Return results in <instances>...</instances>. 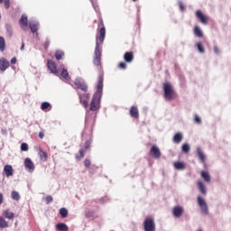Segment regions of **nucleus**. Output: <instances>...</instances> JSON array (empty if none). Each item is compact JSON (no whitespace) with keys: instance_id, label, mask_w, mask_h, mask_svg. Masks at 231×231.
I'll use <instances>...</instances> for the list:
<instances>
[{"instance_id":"nucleus-1","label":"nucleus","mask_w":231,"mask_h":231,"mask_svg":"<svg viewBox=\"0 0 231 231\" xmlns=\"http://www.w3.org/2000/svg\"><path fill=\"white\" fill-rule=\"evenodd\" d=\"M106 39V25L104 24V19L102 15L98 16V23H97V32L96 35V48L94 52V64L95 66H101L102 64V51L100 50V45L104 44V41Z\"/></svg>"},{"instance_id":"nucleus-2","label":"nucleus","mask_w":231,"mask_h":231,"mask_svg":"<svg viewBox=\"0 0 231 231\" xmlns=\"http://www.w3.org/2000/svg\"><path fill=\"white\" fill-rule=\"evenodd\" d=\"M74 85L76 87V89H80L85 94H80L78 92V95L79 97V102L82 104L84 107H88L89 106V103L88 100L89 99V94H88V85L82 79H76L74 81Z\"/></svg>"},{"instance_id":"nucleus-3","label":"nucleus","mask_w":231,"mask_h":231,"mask_svg":"<svg viewBox=\"0 0 231 231\" xmlns=\"http://www.w3.org/2000/svg\"><path fill=\"white\" fill-rule=\"evenodd\" d=\"M163 92H164V98L166 100H174L176 98V91H174V87L171 82H166L163 84Z\"/></svg>"},{"instance_id":"nucleus-4","label":"nucleus","mask_w":231,"mask_h":231,"mask_svg":"<svg viewBox=\"0 0 231 231\" xmlns=\"http://www.w3.org/2000/svg\"><path fill=\"white\" fill-rule=\"evenodd\" d=\"M144 231H156V223L154 218L147 217L143 221Z\"/></svg>"},{"instance_id":"nucleus-5","label":"nucleus","mask_w":231,"mask_h":231,"mask_svg":"<svg viewBox=\"0 0 231 231\" xmlns=\"http://www.w3.org/2000/svg\"><path fill=\"white\" fill-rule=\"evenodd\" d=\"M102 96L94 94L91 103H90V111H98L100 109V99Z\"/></svg>"},{"instance_id":"nucleus-6","label":"nucleus","mask_w":231,"mask_h":231,"mask_svg":"<svg viewBox=\"0 0 231 231\" xmlns=\"http://www.w3.org/2000/svg\"><path fill=\"white\" fill-rule=\"evenodd\" d=\"M197 201L201 210V213L207 216L208 214V205H207V201H205V199H203L201 196H199L197 198Z\"/></svg>"},{"instance_id":"nucleus-7","label":"nucleus","mask_w":231,"mask_h":231,"mask_svg":"<svg viewBox=\"0 0 231 231\" xmlns=\"http://www.w3.org/2000/svg\"><path fill=\"white\" fill-rule=\"evenodd\" d=\"M104 89V73H101L98 76V81H97V90L94 95H97L99 97H102V91Z\"/></svg>"},{"instance_id":"nucleus-8","label":"nucleus","mask_w":231,"mask_h":231,"mask_svg":"<svg viewBox=\"0 0 231 231\" xmlns=\"http://www.w3.org/2000/svg\"><path fill=\"white\" fill-rule=\"evenodd\" d=\"M91 147V140H87L85 143L84 149H79V155H76L77 160H82L85 156L86 151H89Z\"/></svg>"},{"instance_id":"nucleus-9","label":"nucleus","mask_w":231,"mask_h":231,"mask_svg":"<svg viewBox=\"0 0 231 231\" xmlns=\"http://www.w3.org/2000/svg\"><path fill=\"white\" fill-rule=\"evenodd\" d=\"M195 15L202 24H208V18L203 14V12H201V10H198L195 13Z\"/></svg>"},{"instance_id":"nucleus-10","label":"nucleus","mask_w":231,"mask_h":231,"mask_svg":"<svg viewBox=\"0 0 231 231\" xmlns=\"http://www.w3.org/2000/svg\"><path fill=\"white\" fill-rule=\"evenodd\" d=\"M47 68L50 69L51 73H53V75H59V70H57V65L55 64V61L48 60Z\"/></svg>"},{"instance_id":"nucleus-11","label":"nucleus","mask_w":231,"mask_h":231,"mask_svg":"<svg viewBox=\"0 0 231 231\" xmlns=\"http://www.w3.org/2000/svg\"><path fill=\"white\" fill-rule=\"evenodd\" d=\"M19 24L22 30H23V32H26V30H28V16H26L25 14H22L21 19L19 20Z\"/></svg>"},{"instance_id":"nucleus-12","label":"nucleus","mask_w":231,"mask_h":231,"mask_svg":"<svg viewBox=\"0 0 231 231\" xmlns=\"http://www.w3.org/2000/svg\"><path fill=\"white\" fill-rule=\"evenodd\" d=\"M150 154L153 156L156 160L162 157V152L160 151V148L156 145H152L150 150Z\"/></svg>"},{"instance_id":"nucleus-13","label":"nucleus","mask_w":231,"mask_h":231,"mask_svg":"<svg viewBox=\"0 0 231 231\" xmlns=\"http://www.w3.org/2000/svg\"><path fill=\"white\" fill-rule=\"evenodd\" d=\"M23 165L29 172H33V171H35V164H33V162H32V159L30 158L24 160Z\"/></svg>"},{"instance_id":"nucleus-14","label":"nucleus","mask_w":231,"mask_h":231,"mask_svg":"<svg viewBox=\"0 0 231 231\" xmlns=\"http://www.w3.org/2000/svg\"><path fill=\"white\" fill-rule=\"evenodd\" d=\"M10 68V61L6 60L5 58L0 59V71L5 72V70Z\"/></svg>"},{"instance_id":"nucleus-15","label":"nucleus","mask_w":231,"mask_h":231,"mask_svg":"<svg viewBox=\"0 0 231 231\" xmlns=\"http://www.w3.org/2000/svg\"><path fill=\"white\" fill-rule=\"evenodd\" d=\"M183 212H184L183 207L175 206L173 208L172 214H173L174 217H181V216H183Z\"/></svg>"},{"instance_id":"nucleus-16","label":"nucleus","mask_w":231,"mask_h":231,"mask_svg":"<svg viewBox=\"0 0 231 231\" xmlns=\"http://www.w3.org/2000/svg\"><path fill=\"white\" fill-rule=\"evenodd\" d=\"M197 187L199 192L203 194V196H207V187L205 186V183L203 181L198 180Z\"/></svg>"},{"instance_id":"nucleus-17","label":"nucleus","mask_w":231,"mask_h":231,"mask_svg":"<svg viewBox=\"0 0 231 231\" xmlns=\"http://www.w3.org/2000/svg\"><path fill=\"white\" fill-rule=\"evenodd\" d=\"M197 155L200 160L201 163H203V165H206L207 156H205V153L203 152V150H201V148H197Z\"/></svg>"},{"instance_id":"nucleus-18","label":"nucleus","mask_w":231,"mask_h":231,"mask_svg":"<svg viewBox=\"0 0 231 231\" xmlns=\"http://www.w3.org/2000/svg\"><path fill=\"white\" fill-rule=\"evenodd\" d=\"M130 116L132 118H139L140 117V113L138 112V106H133L130 108Z\"/></svg>"},{"instance_id":"nucleus-19","label":"nucleus","mask_w":231,"mask_h":231,"mask_svg":"<svg viewBox=\"0 0 231 231\" xmlns=\"http://www.w3.org/2000/svg\"><path fill=\"white\" fill-rule=\"evenodd\" d=\"M4 172L7 178H10V176H14V168L7 164L4 167Z\"/></svg>"},{"instance_id":"nucleus-20","label":"nucleus","mask_w":231,"mask_h":231,"mask_svg":"<svg viewBox=\"0 0 231 231\" xmlns=\"http://www.w3.org/2000/svg\"><path fill=\"white\" fill-rule=\"evenodd\" d=\"M200 176L202 179H204V181H206V183H210V181H212L210 173H208V171H200Z\"/></svg>"},{"instance_id":"nucleus-21","label":"nucleus","mask_w":231,"mask_h":231,"mask_svg":"<svg viewBox=\"0 0 231 231\" xmlns=\"http://www.w3.org/2000/svg\"><path fill=\"white\" fill-rule=\"evenodd\" d=\"M124 59L125 62L131 63L133 60H134V54L133 51L125 52L124 55Z\"/></svg>"},{"instance_id":"nucleus-22","label":"nucleus","mask_w":231,"mask_h":231,"mask_svg":"<svg viewBox=\"0 0 231 231\" xmlns=\"http://www.w3.org/2000/svg\"><path fill=\"white\" fill-rule=\"evenodd\" d=\"M183 140V134L181 133H177L173 136V142L174 143H181V141Z\"/></svg>"},{"instance_id":"nucleus-23","label":"nucleus","mask_w":231,"mask_h":231,"mask_svg":"<svg viewBox=\"0 0 231 231\" xmlns=\"http://www.w3.org/2000/svg\"><path fill=\"white\" fill-rule=\"evenodd\" d=\"M29 28H30L32 33H37V32L39 30V23H29Z\"/></svg>"},{"instance_id":"nucleus-24","label":"nucleus","mask_w":231,"mask_h":231,"mask_svg":"<svg viewBox=\"0 0 231 231\" xmlns=\"http://www.w3.org/2000/svg\"><path fill=\"white\" fill-rule=\"evenodd\" d=\"M194 35L196 37H199V39H201L203 37V31H201V28H199V26H195Z\"/></svg>"},{"instance_id":"nucleus-25","label":"nucleus","mask_w":231,"mask_h":231,"mask_svg":"<svg viewBox=\"0 0 231 231\" xmlns=\"http://www.w3.org/2000/svg\"><path fill=\"white\" fill-rule=\"evenodd\" d=\"M41 110L42 111H51V104H50L49 102H43L41 105Z\"/></svg>"},{"instance_id":"nucleus-26","label":"nucleus","mask_w":231,"mask_h":231,"mask_svg":"<svg viewBox=\"0 0 231 231\" xmlns=\"http://www.w3.org/2000/svg\"><path fill=\"white\" fill-rule=\"evenodd\" d=\"M56 230H58V231H68L69 227L64 223H59V224L56 225Z\"/></svg>"},{"instance_id":"nucleus-27","label":"nucleus","mask_w":231,"mask_h":231,"mask_svg":"<svg viewBox=\"0 0 231 231\" xmlns=\"http://www.w3.org/2000/svg\"><path fill=\"white\" fill-rule=\"evenodd\" d=\"M56 60H62L64 59V51L58 50L55 51Z\"/></svg>"},{"instance_id":"nucleus-28","label":"nucleus","mask_w":231,"mask_h":231,"mask_svg":"<svg viewBox=\"0 0 231 231\" xmlns=\"http://www.w3.org/2000/svg\"><path fill=\"white\" fill-rule=\"evenodd\" d=\"M39 156H40L41 160H42V162H46V160H48V153L46 152H44V150H42V149H40Z\"/></svg>"},{"instance_id":"nucleus-29","label":"nucleus","mask_w":231,"mask_h":231,"mask_svg":"<svg viewBox=\"0 0 231 231\" xmlns=\"http://www.w3.org/2000/svg\"><path fill=\"white\" fill-rule=\"evenodd\" d=\"M173 165L177 171H183L185 169V163L181 162H176Z\"/></svg>"},{"instance_id":"nucleus-30","label":"nucleus","mask_w":231,"mask_h":231,"mask_svg":"<svg viewBox=\"0 0 231 231\" xmlns=\"http://www.w3.org/2000/svg\"><path fill=\"white\" fill-rule=\"evenodd\" d=\"M4 216L6 219H14V212H10V210H8V209H5L4 211Z\"/></svg>"},{"instance_id":"nucleus-31","label":"nucleus","mask_w":231,"mask_h":231,"mask_svg":"<svg viewBox=\"0 0 231 231\" xmlns=\"http://www.w3.org/2000/svg\"><path fill=\"white\" fill-rule=\"evenodd\" d=\"M60 77L64 79V80H69V73L68 72V69H63L60 73Z\"/></svg>"},{"instance_id":"nucleus-32","label":"nucleus","mask_w":231,"mask_h":231,"mask_svg":"<svg viewBox=\"0 0 231 231\" xmlns=\"http://www.w3.org/2000/svg\"><path fill=\"white\" fill-rule=\"evenodd\" d=\"M8 222L5 219V217H0V228H8Z\"/></svg>"},{"instance_id":"nucleus-33","label":"nucleus","mask_w":231,"mask_h":231,"mask_svg":"<svg viewBox=\"0 0 231 231\" xmlns=\"http://www.w3.org/2000/svg\"><path fill=\"white\" fill-rule=\"evenodd\" d=\"M182 152H185V154H189V152H190V145H189V143H184L182 144L181 147Z\"/></svg>"},{"instance_id":"nucleus-34","label":"nucleus","mask_w":231,"mask_h":231,"mask_svg":"<svg viewBox=\"0 0 231 231\" xmlns=\"http://www.w3.org/2000/svg\"><path fill=\"white\" fill-rule=\"evenodd\" d=\"M6 43L5 42V38L0 36V51H5Z\"/></svg>"},{"instance_id":"nucleus-35","label":"nucleus","mask_w":231,"mask_h":231,"mask_svg":"<svg viewBox=\"0 0 231 231\" xmlns=\"http://www.w3.org/2000/svg\"><path fill=\"white\" fill-rule=\"evenodd\" d=\"M11 198H12V199H14L15 201H19V199H21V196L19 195V192H17V191H13L11 193Z\"/></svg>"},{"instance_id":"nucleus-36","label":"nucleus","mask_w":231,"mask_h":231,"mask_svg":"<svg viewBox=\"0 0 231 231\" xmlns=\"http://www.w3.org/2000/svg\"><path fill=\"white\" fill-rule=\"evenodd\" d=\"M196 47L198 51H199V53H205V47L201 42H197Z\"/></svg>"},{"instance_id":"nucleus-37","label":"nucleus","mask_w":231,"mask_h":231,"mask_svg":"<svg viewBox=\"0 0 231 231\" xmlns=\"http://www.w3.org/2000/svg\"><path fill=\"white\" fill-rule=\"evenodd\" d=\"M60 214L61 216V217H68V209H66L65 208H61L60 209Z\"/></svg>"},{"instance_id":"nucleus-38","label":"nucleus","mask_w":231,"mask_h":231,"mask_svg":"<svg viewBox=\"0 0 231 231\" xmlns=\"http://www.w3.org/2000/svg\"><path fill=\"white\" fill-rule=\"evenodd\" d=\"M117 68L119 69H127V63L121 61L119 62V64L117 65Z\"/></svg>"},{"instance_id":"nucleus-39","label":"nucleus","mask_w":231,"mask_h":231,"mask_svg":"<svg viewBox=\"0 0 231 231\" xmlns=\"http://www.w3.org/2000/svg\"><path fill=\"white\" fill-rule=\"evenodd\" d=\"M45 201L47 205H50V203H51V201H53V197H51V195H49L45 198Z\"/></svg>"},{"instance_id":"nucleus-40","label":"nucleus","mask_w":231,"mask_h":231,"mask_svg":"<svg viewBox=\"0 0 231 231\" xmlns=\"http://www.w3.org/2000/svg\"><path fill=\"white\" fill-rule=\"evenodd\" d=\"M84 165L85 167H87V169H89L91 167V161L89 159H86L84 162Z\"/></svg>"},{"instance_id":"nucleus-41","label":"nucleus","mask_w":231,"mask_h":231,"mask_svg":"<svg viewBox=\"0 0 231 231\" xmlns=\"http://www.w3.org/2000/svg\"><path fill=\"white\" fill-rule=\"evenodd\" d=\"M194 122H195V124H201V117H199V116H198V115H195Z\"/></svg>"},{"instance_id":"nucleus-42","label":"nucleus","mask_w":231,"mask_h":231,"mask_svg":"<svg viewBox=\"0 0 231 231\" xmlns=\"http://www.w3.org/2000/svg\"><path fill=\"white\" fill-rule=\"evenodd\" d=\"M21 151H24V152L28 151V143H23L21 144Z\"/></svg>"},{"instance_id":"nucleus-43","label":"nucleus","mask_w":231,"mask_h":231,"mask_svg":"<svg viewBox=\"0 0 231 231\" xmlns=\"http://www.w3.org/2000/svg\"><path fill=\"white\" fill-rule=\"evenodd\" d=\"M5 8L8 10L10 8V0H4Z\"/></svg>"},{"instance_id":"nucleus-44","label":"nucleus","mask_w":231,"mask_h":231,"mask_svg":"<svg viewBox=\"0 0 231 231\" xmlns=\"http://www.w3.org/2000/svg\"><path fill=\"white\" fill-rule=\"evenodd\" d=\"M6 30H7V32H8L10 37H12V27L9 26V25H7Z\"/></svg>"},{"instance_id":"nucleus-45","label":"nucleus","mask_w":231,"mask_h":231,"mask_svg":"<svg viewBox=\"0 0 231 231\" xmlns=\"http://www.w3.org/2000/svg\"><path fill=\"white\" fill-rule=\"evenodd\" d=\"M44 48H45V50H48V48H50V41H46L44 42Z\"/></svg>"},{"instance_id":"nucleus-46","label":"nucleus","mask_w":231,"mask_h":231,"mask_svg":"<svg viewBox=\"0 0 231 231\" xmlns=\"http://www.w3.org/2000/svg\"><path fill=\"white\" fill-rule=\"evenodd\" d=\"M179 6H180V9L181 10V11H183V10H185V5H183V3H180L179 4Z\"/></svg>"},{"instance_id":"nucleus-47","label":"nucleus","mask_w":231,"mask_h":231,"mask_svg":"<svg viewBox=\"0 0 231 231\" xmlns=\"http://www.w3.org/2000/svg\"><path fill=\"white\" fill-rule=\"evenodd\" d=\"M11 64H17V58L15 57L12 58Z\"/></svg>"},{"instance_id":"nucleus-48","label":"nucleus","mask_w":231,"mask_h":231,"mask_svg":"<svg viewBox=\"0 0 231 231\" xmlns=\"http://www.w3.org/2000/svg\"><path fill=\"white\" fill-rule=\"evenodd\" d=\"M214 52H215L217 55H218V53H219V48H218L217 46H215V47H214Z\"/></svg>"},{"instance_id":"nucleus-49","label":"nucleus","mask_w":231,"mask_h":231,"mask_svg":"<svg viewBox=\"0 0 231 231\" xmlns=\"http://www.w3.org/2000/svg\"><path fill=\"white\" fill-rule=\"evenodd\" d=\"M5 200L3 197V193H0V205H3V201Z\"/></svg>"},{"instance_id":"nucleus-50","label":"nucleus","mask_w":231,"mask_h":231,"mask_svg":"<svg viewBox=\"0 0 231 231\" xmlns=\"http://www.w3.org/2000/svg\"><path fill=\"white\" fill-rule=\"evenodd\" d=\"M39 138H41V140H42V138H44V133L40 132L39 133Z\"/></svg>"},{"instance_id":"nucleus-51","label":"nucleus","mask_w":231,"mask_h":231,"mask_svg":"<svg viewBox=\"0 0 231 231\" xmlns=\"http://www.w3.org/2000/svg\"><path fill=\"white\" fill-rule=\"evenodd\" d=\"M20 50L23 51V50H24V42L22 43V46L20 48Z\"/></svg>"},{"instance_id":"nucleus-52","label":"nucleus","mask_w":231,"mask_h":231,"mask_svg":"<svg viewBox=\"0 0 231 231\" xmlns=\"http://www.w3.org/2000/svg\"><path fill=\"white\" fill-rule=\"evenodd\" d=\"M88 117H87V118H86V124H88Z\"/></svg>"},{"instance_id":"nucleus-53","label":"nucleus","mask_w":231,"mask_h":231,"mask_svg":"<svg viewBox=\"0 0 231 231\" xmlns=\"http://www.w3.org/2000/svg\"><path fill=\"white\" fill-rule=\"evenodd\" d=\"M132 1H134V3H136V1H138V0H132Z\"/></svg>"},{"instance_id":"nucleus-54","label":"nucleus","mask_w":231,"mask_h":231,"mask_svg":"<svg viewBox=\"0 0 231 231\" xmlns=\"http://www.w3.org/2000/svg\"><path fill=\"white\" fill-rule=\"evenodd\" d=\"M4 0H0V4L3 3Z\"/></svg>"},{"instance_id":"nucleus-55","label":"nucleus","mask_w":231,"mask_h":231,"mask_svg":"<svg viewBox=\"0 0 231 231\" xmlns=\"http://www.w3.org/2000/svg\"><path fill=\"white\" fill-rule=\"evenodd\" d=\"M0 19H1V15H0Z\"/></svg>"}]
</instances>
